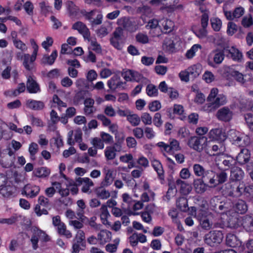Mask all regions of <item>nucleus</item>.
<instances>
[{
    "instance_id": "obj_33",
    "label": "nucleus",
    "mask_w": 253,
    "mask_h": 253,
    "mask_svg": "<svg viewBox=\"0 0 253 253\" xmlns=\"http://www.w3.org/2000/svg\"><path fill=\"white\" fill-rule=\"evenodd\" d=\"M194 188L196 193L202 194L204 193L206 190L208 185L204 183L201 179H196L193 182Z\"/></svg>"
},
{
    "instance_id": "obj_10",
    "label": "nucleus",
    "mask_w": 253,
    "mask_h": 253,
    "mask_svg": "<svg viewBox=\"0 0 253 253\" xmlns=\"http://www.w3.org/2000/svg\"><path fill=\"white\" fill-rule=\"evenodd\" d=\"M223 75L227 79H229L231 76L238 83L244 84L246 83L244 75L238 71L231 68L230 66H224L222 68Z\"/></svg>"
},
{
    "instance_id": "obj_39",
    "label": "nucleus",
    "mask_w": 253,
    "mask_h": 253,
    "mask_svg": "<svg viewBox=\"0 0 253 253\" xmlns=\"http://www.w3.org/2000/svg\"><path fill=\"white\" fill-rule=\"evenodd\" d=\"M94 100L91 98H87L84 101V112L85 115H90L93 113Z\"/></svg>"
},
{
    "instance_id": "obj_4",
    "label": "nucleus",
    "mask_w": 253,
    "mask_h": 253,
    "mask_svg": "<svg viewBox=\"0 0 253 253\" xmlns=\"http://www.w3.org/2000/svg\"><path fill=\"white\" fill-rule=\"evenodd\" d=\"M30 43L33 49L32 55L29 54H22L18 52L16 57L18 59H23V64L24 67L29 71L33 68V63L36 60L39 50V46L34 39H31L30 40Z\"/></svg>"
},
{
    "instance_id": "obj_32",
    "label": "nucleus",
    "mask_w": 253,
    "mask_h": 253,
    "mask_svg": "<svg viewBox=\"0 0 253 253\" xmlns=\"http://www.w3.org/2000/svg\"><path fill=\"white\" fill-rule=\"evenodd\" d=\"M57 51L54 50L52 51L50 55L44 54L41 59V63L43 64L52 65L57 57Z\"/></svg>"
},
{
    "instance_id": "obj_61",
    "label": "nucleus",
    "mask_w": 253,
    "mask_h": 253,
    "mask_svg": "<svg viewBox=\"0 0 253 253\" xmlns=\"http://www.w3.org/2000/svg\"><path fill=\"white\" fill-rule=\"evenodd\" d=\"M136 164H138L139 168L143 169H146L149 167V163L146 157L140 155L136 160Z\"/></svg>"
},
{
    "instance_id": "obj_3",
    "label": "nucleus",
    "mask_w": 253,
    "mask_h": 253,
    "mask_svg": "<svg viewBox=\"0 0 253 253\" xmlns=\"http://www.w3.org/2000/svg\"><path fill=\"white\" fill-rule=\"evenodd\" d=\"M218 88H211L207 97L208 103L203 107V110L207 112H211L224 105L227 102V98L223 94H219Z\"/></svg>"
},
{
    "instance_id": "obj_27",
    "label": "nucleus",
    "mask_w": 253,
    "mask_h": 253,
    "mask_svg": "<svg viewBox=\"0 0 253 253\" xmlns=\"http://www.w3.org/2000/svg\"><path fill=\"white\" fill-rule=\"evenodd\" d=\"M121 33L120 31H116L114 32L113 37L111 39V44L118 49H121L123 48V44L121 42Z\"/></svg>"
},
{
    "instance_id": "obj_17",
    "label": "nucleus",
    "mask_w": 253,
    "mask_h": 253,
    "mask_svg": "<svg viewBox=\"0 0 253 253\" xmlns=\"http://www.w3.org/2000/svg\"><path fill=\"white\" fill-rule=\"evenodd\" d=\"M211 150L214 153L213 155H216L215 158L216 165L219 166L220 164L219 162L222 160L220 159V156L224 155V153L226 151V146L223 142H219L217 144L213 145Z\"/></svg>"
},
{
    "instance_id": "obj_57",
    "label": "nucleus",
    "mask_w": 253,
    "mask_h": 253,
    "mask_svg": "<svg viewBox=\"0 0 253 253\" xmlns=\"http://www.w3.org/2000/svg\"><path fill=\"white\" fill-rule=\"evenodd\" d=\"M147 94L152 97L157 96L158 94V90L156 86L152 84H148L146 89Z\"/></svg>"
},
{
    "instance_id": "obj_21",
    "label": "nucleus",
    "mask_w": 253,
    "mask_h": 253,
    "mask_svg": "<svg viewBox=\"0 0 253 253\" xmlns=\"http://www.w3.org/2000/svg\"><path fill=\"white\" fill-rule=\"evenodd\" d=\"M124 84L125 83L118 76H114L107 81L108 86L113 91L118 88H123Z\"/></svg>"
},
{
    "instance_id": "obj_14",
    "label": "nucleus",
    "mask_w": 253,
    "mask_h": 253,
    "mask_svg": "<svg viewBox=\"0 0 253 253\" xmlns=\"http://www.w3.org/2000/svg\"><path fill=\"white\" fill-rule=\"evenodd\" d=\"M16 192V187L9 181H7V183L0 188V194L5 198H10L14 196Z\"/></svg>"
},
{
    "instance_id": "obj_11",
    "label": "nucleus",
    "mask_w": 253,
    "mask_h": 253,
    "mask_svg": "<svg viewBox=\"0 0 253 253\" xmlns=\"http://www.w3.org/2000/svg\"><path fill=\"white\" fill-rule=\"evenodd\" d=\"M208 137L211 141L223 142L227 138V133L223 128L216 127L210 130Z\"/></svg>"
},
{
    "instance_id": "obj_6",
    "label": "nucleus",
    "mask_w": 253,
    "mask_h": 253,
    "mask_svg": "<svg viewBox=\"0 0 253 253\" xmlns=\"http://www.w3.org/2000/svg\"><path fill=\"white\" fill-rule=\"evenodd\" d=\"M210 141L205 136H192L188 138L186 144L191 149L201 152L209 147Z\"/></svg>"
},
{
    "instance_id": "obj_16",
    "label": "nucleus",
    "mask_w": 253,
    "mask_h": 253,
    "mask_svg": "<svg viewBox=\"0 0 253 253\" xmlns=\"http://www.w3.org/2000/svg\"><path fill=\"white\" fill-rule=\"evenodd\" d=\"M76 182L82 185L81 189L83 193L90 194L91 190V187L94 186V183L91 179L88 177H79L76 179Z\"/></svg>"
},
{
    "instance_id": "obj_36",
    "label": "nucleus",
    "mask_w": 253,
    "mask_h": 253,
    "mask_svg": "<svg viewBox=\"0 0 253 253\" xmlns=\"http://www.w3.org/2000/svg\"><path fill=\"white\" fill-rule=\"evenodd\" d=\"M176 184L180 187L181 192L184 195L189 194L192 189L191 185L179 179L176 181Z\"/></svg>"
},
{
    "instance_id": "obj_51",
    "label": "nucleus",
    "mask_w": 253,
    "mask_h": 253,
    "mask_svg": "<svg viewBox=\"0 0 253 253\" xmlns=\"http://www.w3.org/2000/svg\"><path fill=\"white\" fill-rule=\"evenodd\" d=\"M109 131L112 133L114 134L115 135L116 139H118V142H121L124 140L125 136L123 133H122V136L121 138H119L118 136V125L116 123H111V125H110L108 127Z\"/></svg>"
},
{
    "instance_id": "obj_56",
    "label": "nucleus",
    "mask_w": 253,
    "mask_h": 253,
    "mask_svg": "<svg viewBox=\"0 0 253 253\" xmlns=\"http://www.w3.org/2000/svg\"><path fill=\"white\" fill-rule=\"evenodd\" d=\"M87 38L88 41L90 42V48L97 53L101 52L102 49L100 45L97 42L95 38Z\"/></svg>"
},
{
    "instance_id": "obj_8",
    "label": "nucleus",
    "mask_w": 253,
    "mask_h": 253,
    "mask_svg": "<svg viewBox=\"0 0 253 253\" xmlns=\"http://www.w3.org/2000/svg\"><path fill=\"white\" fill-rule=\"evenodd\" d=\"M223 238L221 231L217 230L211 231L206 234L204 237V241L208 245L213 247L220 244Z\"/></svg>"
},
{
    "instance_id": "obj_64",
    "label": "nucleus",
    "mask_w": 253,
    "mask_h": 253,
    "mask_svg": "<svg viewBox=\"0 0 253 253\" xmlns=\"http://www.w3.org/2000/svg\"><path fill=\"white\" fill-rule=\"evenodd\" d=\"M242 25L244 28H249L253 25V19L251 15L249 14L244 16L241 21Z\"/></svg>"
},
{
    "instance_id": "obj_28",
    "label": "nucleus",
    "mask_w": 253,
    "mask_h": 253,
    "mask_svg": "<svg viewBox=\"0 0 253 253\" xmlns=\"http://www.w3.org/2000/svg\"><path fill=\"white\" fill-rule=\"evenodd\" d=\"M250 153L248 149H242L236 157L237 162L241 165H243L248 162L250 158Z\"/></svg>"
},
{
    "instance_id": "obj_53",
    "label": "nucleus",
    "mask_w": 253,
    "mask_h": 253,
    "mask_svg": "<svg viewBox=\"0 0 253 253\" xmlns=\"http://www.w3.org/2000/svg\"><path fill=\"white\" fill-rule=\"evenodd\" d=\"M193 170L194 174L196 176L200 177H202L207 170L202 165L199 164H195L193 165Z\"/></svg>"
},
{
    "instance_id": "obj_35",
    "label": "nucleus",
    "mask_w": 253,
    "mask_h": 253,
    "mask_svg": "<svg viewBox=\"0 0 253 253\" xmlns=\"http://www.w3.org/2000/svg\"><path fill=\"white\" fill-rule=\"evenodd\" d=\"M72 28L77 30L80 33L83 35L84 38L88 36L89 31L86 26L82 22H77L73 24Z\"/></svg>"
},
{
    "instance_id": "obj_38",
    "label": "nucleus",
    "mask_w": 253,
    "mask_h": 253,
    "mask_svg": "<svg viewBox=\"0 0 253 253\" xmlns=\"http://www.w3.org/2000/svg\"><path fill=\"white\" fill-rule=\"evenodd\" d=\"M226 244L229 246L235 248L241 245V242L236 236L232 234H228L226 236Z\"/></svg>"
},
{
    "instance_id": "obj_40",
    "label": "nucleus",
    "mask_w": 253,
    "mask_h": 253,
    "mask_svg": "<svg viewBox=\"0 0 253 253\" xmlns=\"http://www.w3.org/2000/svg\"><path fill=\"white\" fill-rule=\"evenodd\" d=\"M122 198L123 199V208L125 210H129L131 208L133 204V200L132 197L127 193L122 194Z\"/></svg>"
},
{
    "instance_id": "obj_22",
    "label": "nucleus",
    "mask_w": 253,
    "mask_h": 253,
    "mask_svg": "<svg viewBox=\"0 0 253 253\" xmlns=\"http://www.w3.org/2000/svg\"><path fill=\"white\" fill-rule=\"evenodd\" d=\"M244 13V8L241 6L236 7L233 12L224 10V15L228 20H232L235 18H240Z\"/></svg>"
},
{
    "instance_id": "obj_15",
    "label": "nucleus",
    "mask_w": 253,
    "mask_h": 253,
    "mask_svg": "<svg viewBox=\"0 0 253 253\" xmlns=\"http://www.w3.org/2000/svg\"><path fill=\"white\" fill-rule=\"evenodd\" d=\"M236 192L238 196L244 195L253 198V185L246 186L244 182H241L238 186Z\"/></svg>"
},
{
    "instance_id": "obj_25",
    "label": "nucleus",
    "mask_w": 253,
    "mask_h": 253,
    "mask_svg": "<svg viewBox=\"0 0 253 253\" xmlns=\"http://www.w3.org/2000/svg\"><path fill=\"white\" fill-rule=\"evenodd\" d=\"M27 89L31 93H36L40 91V87L34 77L29 76L27 79Z\"/></svg>"
},
{
    "instance_id": "obj_31",
    "label": "nucleus",
    "mask_w": 253,
    "mask_h": 253,
    "mask_svg": "<svg viewBox=\"0 0 253 253\" xmlns=\"http://www.w3.org/2000/svg\"><path fill=\"white\" fill-rule=\"evenodd\" d=\"M26 105L28 108L34 110H42L44 107L43 102L33 99L27 100L26 102Z\"/></svg>"
},
{
    "instance_id": "obj_19",
    "label": "nucleus",
    "mask_w": 253,
    "mask_h": 253,
    "mask_svg": "<svg viewBox=\"0 0 253 253\" xmlns=\"http://www.w3.org/2000/svg\"><path fill=\"white\" fill-rule=\"evenodd\" d=\"M121 150L120 145L116 143L113 146H107L104 150V155L107 160H112L116 156V152Z\"/></svg>"
},
{
    "instance_id": "obj_42",
    "label": "nucleus",
    "mask_w": 253,
    "mask_h": 253,
    "mask_svg": "<svg viewBox=\"0 0 253 253\" xmlns=\"http://www.w3.org/2000/svg\"><path fill=\"white\" fill-rule=\"evenodd\" d=\"M151 163L153 168L157 172L158 176L160 178H162L164 176V170L160 162L156 159H153L151 160Z\"/></svg>"
},
{
    "instance_id": "obj_47",
    "label": "nucleus",
    "mask_w": 253,
    "mask_h": 253,
    "mask_svg": "<svg viewBox=\"0 0 253 253\" xmlns=\"http://www.w3.org/2000/svg\"><path fill=\"white\" fill-rule=\"evenodd\" d=\"M56 229L59 234L65 236L67 238H71L72 237L71 232L67 230L66 226L63 222L57 226Z\"/></svg>"
},
{
    "instance_id": "obj_62",
    "label": "nucleus",
    "mask_w": 253,
    "mask_h": 253,
    "mask_svg": "<svg viewBox=\"0 0 253 253\" xmlns=\"http://www.w3.org/2000/svg\"><path fill=\"white\" fill-rule=\"evenodd\" d=\"M211 25L212 29L215 31H219L222 26L221 20L217 17H212L211 19Z\"/></svg>"
},
{
    "instance_id": "obj_44",
    "label": "nucleus",
    "mask_w": 253,
    "mask_h": 253,
    "mask_svg": "<svg viewBox=\"0 0 253 253\" xmlns=\"http://www.w3.org/2000/svg\"><path fill=\"white\" fill-rule=\"evenodd\" d=\"M34 172L37 177L43 178L50 174V170L46 167H40L36 169Z\"/></svg>"
},
{
    "instance_id": "obj_59",
    "label": "nucleus",
    "mask_w": 253,
    "mask_h": 253,
    "mask_svg": "<svg viewBox=\"0 0 253 253\" xmlns=\"http://www.w3.org/2000/svg\"><path fill=\"white\" fill-rule=\"evenodd\" d=\"M85 234L83 230H79L77 231L76 235L74 241L78 243H81V245L83 248L85 247Z\"/></svg>"
},
{
    "instance_id": "obj_24",
    "label": "nucleus",
    "mask_w": 253,
    "mask_h": 253,
    "mask_svg": "<svg viewBox=\"0 0 253 253\" xmlns=\"http://www.w3.org/2000/svg\"><path fill=\"white\" fill-rule=\"evenodd\" d=\"M98 244L104 245L110 242L112 238V233L107 230H101L97 233Z\"/></svg>"
},
{
    "instance_id": "obj_50",
    "label": "nucleus",
    "mask_w": 253,
    "mask_h": 253,
    "mask_svg": "<svg viewBox=\"0 0 253 253\" xmlns=\"http://www.w3.org/2000/svg\"><path fill=\"white\" fill-rule=\"evenodd\" d=\"M201 48L202 46L200 44H195L186 51L185 56L188 59H192L196 55V53Z\"/></svg>"
},
{
    "instance_id": "obj_58",
    "label": "nucleus",
    "mask_w": 253,
    "mask_h": 253,
    "mask_svg": "<svg viewBox=\"0 0 253 253\" xmlns=\"http://www.w3.org/2000/svg\"><path fill=\"white\" fill-rule=\"evenodd\" d=\"M213 60L216 64H220L224 58V53L220 50L213 51Z\"/></svg>"
},
{
    "instance_id": "obj_54",
    "label": "nucleus",
    "mask_w": 253,
    "mask_h": 253,
    "mask_svg": "<svg viewBox=\"0 0 253 253\" xmlns=\"http://www.w3.org/2000/svg\"><path fill=\"white\" fill-rule=\"evenodd\" d=\"M177 207L181 211H186L188 209V201L184 197L179 198L176 202Z\"/></svg>"
},
{
    "instance_id": "obj_63",
    "label": "nucleus",
    "mask_w": 253,
    "mask_h": 253,
    "mask_svg": "<svg viewBox=\"0 0 253 253\" xmlns=\"http://www.w3.org/2000/svg\"><path fill=\"white\" fill-rule=\"evenodd\" d=\"M176 192L177 190L175 185H169L166 195L164 197V200L167 201H169L172 197H173L175 196Z\"/></svg>"
},
{
    "instance_id": "obj_20",
    "label": "nucleus",
    "mask_w": 253,
    "mask_h": 253,
    "mask_svg": "<svg viewBox=\"0 0 253 253\" xmlns=\"http://www.w3.org/2000/svg\"><path fill=\"white\" fill-rule=\"evenodd\" d=\"M47 238V236L44 232L40 230L35 231L31 239L33 249L36 250L38 248V243L39 240L46 241Z\"/></svg>"
},
{
    "instance_id": "obj_60",
    "label": "nucleus",
    "mask_w": 253,
    "mask_h": 253,
    "mask_svg": "<svg viewBox=\"0 0 253 253\" xmlns=\"http://www.w3.org/2000/svg\"><path fill=\"white\" fill-rule=\"evenodd\" d=\"M223 160L221 162L224 167L225 169H227L235 163V160L231 157L223 155Z\"/></svg>"
},
{
    "instance_id": "obj_12",
    "label": "nucleus",
    "mask_w": 253,
    "mask_h": 253,
    "mask_svg": "<svg viewBox=\"0 0 253 253\" xmlns=\"http://www.w3.org/2000/svg\"><path fill=\"white\" fill-rule=\"evenodd\" d=\"M103 170L104 177L101 181L100 185L102 187H108L113 183L115 179L114 171L113 169L109 168L106 166L104 167Z\"/></svg>"
},
{
    "instance_id": "obj_52",
    "label": "nucleus",
    "mask_w": 253,
    "mask_h": 253,
    "mask_svg": "<svg viewBox=\"0 0 253 253\" xmlns=\"http://www.w3.org/2000/svg\"><path fill=\"white\" fill-rule=\"evenodd\" d=\"M163 47L167 50L173 52L175 49L174 40L172 38H166L164 41Z\"/></svg>"
},
{
    "instance_id": "obj_30",
    "label": "nucleus",
    "mask_w": 253,
    "mask_h": 253,
    "mask_svg": "<svg viewBox=\"0 0 253 253\" xmlns=\"http://www.w3.org/2000/svg\"><path fill=\"white\" fill-rule=\"evenodd\" d=\"M225 52H228L230 54V57L235 61H241L243 57V55L239 50L234 46H232L229 49H225Z\"/></svg>"
},
{
    "instance_id": "obj_37",
    "label": "nucleus",
    "mask_w": 253,
    "mask_h": 253,
    "mask_svg": "<svg viewBox=\"0 0 253 253\" xmlns=\"http://www.w3.org/2000/svg\"><path fill=\"white\" fill-rule=\"evenodd\" d=\"M12 42L14 46L17 49L20 50L22 52H25L27 50V46L26 44L24 43L21 40L17 39L15 38L16 34L15 32H13L11 33Z\"/></svg>"
},
{
    "instance_id": "obj_43",
    "label": "nucleus",
    "mask_w": 253,
    "mask_h": 253,
    "mask_svg": "<svg viewBox=\"0 0 253 253\" xmlns=\"http://www.w3.org/2000/svg\"><path fill=\"white\" fill-rule=\"evenodd\" d=\"M242 225L248 231H253V217L247 215L243 219Z\"/></svg>"
},
{
    "instance_id": "obj_5",
    "label": "nucleus",
    "mask_w": 253,
    "mask_h": 253,
    "mask_svg": "<svg viewBox=\"0 0 253 253\" xmlns=\"http://www.w3.org/2000/svg\"><path fill=\"white\" fill-rule=\"evenodd\" d=\"M227 173L224 171L216 174L214 171L208 169L206 170L202 178L208 181L210 187H215L224 183L227 180Z\"/></svg>"
},
{
    "instance_id": "obj_34",
    "label": "nucleus",
    "mask_w": 253,
    "mask_h": 253,
    "mask_svg": "<svg viewBox=\"0 0 253 253\" xmlns=\"http://www.w3.org/2000/svg\"><path fill=\"white\" fill-rule=\"evenodd\" d=\"M100 217L102 223L105 225H110L108 218L110 216L106 205H103L100 209Z\"/></svg>"
},
{
    "instance_id": "obj_9",
    "label": "nucleus",
    "mask_w": 253,
    "mask_h": 253,
    "mask_svg": "<svg viewBox=\"0 0 253 253\" xmlns=\"http://www.w3.org/2000/svg\"><path fill=\"white\" fill-rule=\"evenodd\" d=\"M157 145L163 149V151L170 154H172L181 149L179 141L174 138L169 139V144L165 143L164 142H159L157 144Z\"/></svg>"
},
{
    "instance_id": "obj_23",
    "label": "nucleus",
    "mask_w": 253,
    "mask_h": 253,
    "mask_svg": "<svg viewBox=\"0 0 253 253\" xmlns=\"http://www.w3.org/2000/svg\"><path fill=\"white\" fill-rule=\"evenodd\" d=\"M233 113L231 110L227 107H223L218 110L216 117L219 120L228 122L232 118Z\"/></svg>"
},
{
    "instance_id": "obj_29",
    "label": "nucleus",
    "mask_w": 253,
    "mask_h": 253,
    "mask_svg": "<svg viewBox=\"0 0 253 253\" xmlns=\"http://www.w3.org/2000/svg\"><path fill=\"white\" fill-rule=\"evenodd\" d=\"M244 175V171L239 167H233L231 169L230 178L233 181L242 180Z\"/></svg>"
},
{
    "instance_id": "obj_2",
    "label": "nucleus",
    "mask_w": 253,
    "mask_h": 253,
    "mask_svg": "<svg viewBox=\"0 0 253 253\" xmlns=\"http://www.w3.org/2000/svg\"><path fill=\"white\" fill-rule=\"evenodd\" d=\"M191 214L198 220L200 227L206 231H208L213 227L222 228L227 226L225 221L221 220L213 223L212 214L202 209L196 210L195 207H192Z\"/></svg>"
},
{
    "instance_id": "obj_46",
    "label": "nucleus",
    "mask_w": 253,
    "mask_h": 253,
    "mask_svg": "<svg viewBox=\"0 0 253 253\" xmlns=\"http://www.w3.org/2000/svg\"><path fill=\"white\" fill-rule=\"evenodd\" d=\"M187 70L191 78H195L201 73V66L199 65H193L189 67Z\"/></svg>"
},
{
    "instance_id": "obj_45",
    "label": "nucleus",
    "mask_w": 253,
    "mask_h": 253,
    "mask_svg": "<svg viewBox=\"0 0 253 253\" xmlns=\"http://www.w3.org/2000/svg\"><path fill=\"white\" fill-rule=\"evenodd\" d=\"M65 5L70 15H76L79 11V7L72 1H67Z\"/></svg>"
},
{
    "instance_id": "obj_18",
    "label": "nucleus",
    "mask_w": 253,
    "mask_h": 253,
    "mask_svg": "<svg viewBox=\"0 0 253 253\" xmlns=\"http://www.w3.org/2000/svg\"><path fill=\"white\" fill-rule=\"evenodd\" d=\"M40 191V188L39 186L28 184L24 187L22 193L27 197L32 198L37 196Z\"/></svg>"
},
{
    "instance_id": "obj_1",
    "label": "nucleus",
    "mask_w": 253,
    "mask_h": 253,
    "mask_svg": "<svg viewBox=\"0 0 253 253\" xmlns=\"http://www.w3.org/2000/svg\"><path fill=\"white\" fill-rule=\"evenodd\" d=\"M220 204H222L220 203ZM231 203L230 202H226L219 206V209L222 211L221 212L222 217L221 219H224L227 216V226L230 228H235L238 225V219L236 212L243 214L248 210V206L245 201L238 200L235 204L234 208L235 211L231 210Z\"/></svg>"
},
{
    "instance_id": "obj_49",
    "label": "nucleus",
    "mask_w": 253,
    "mask_h": 253,
    "mask_svg": "<svg viewBox=\"0 0 253 253\" xmlns=\"http://www.w3.org/2000/svg\"><path fill=\"white\" fill-rule=\"evenodd\" d=\"M155 196V193L151 190L149 191L143 192L140 196V201L143 202H148L151 200H154Z\"/></svg>"
},
{
    "instance_id": "obj_26",
    "label": "nucleus",
    "mask_w": 253,
    "mask_h": 253,
    "mask_svg": "<svg viewBox=\"0 0 253 253\" xmlns=\"http://www.w3.org/2000/svg\"><path fill=\"white\" fill-rule=\"evenodd\" d=\"M158 26V21L156 19H152L148 23L146 27L151 30L150 33L153 37L158 36L160 35V28Z\"/></svg>"
},
{
    "instance_id": "obj_55",
    "label": "nucleus",
    "mask_w": 253,
    "mask_h": 253,
    "mask_svg": "<svg viewBox=\"0 0 253 253\" xmlns=\"http://www.w3.org/2000/svg\"><path fill=\"white\" fill-rule=\"evenodd\" d=\"M78 209L77 211V214L80 219H82L84 216V210L86 208L84 202L83 200H79L77 202Z\"/></svg>"
},
{
    "instance_id": "obj_7",
    "label": "nucleus",
    "mask_w": 253,
    "mask_h": 253,
    "mask_svg": "<svg viewBox=\"0 0 253 253\" xmlns=\"http://www.w3.org/2000/svg\"><path fill=\"white\" fill-rule=\"evenodd\" d=\"M227 137L232 144L239 147H244L249 143L248 138L247 136L233 129L228 131Z\"/></svg>"
},
{
    "instance_id": "obj_41",
    "label": "nucleus",
    "mask_w": 253,
    "mask_h": 253,
    "mask_svg": "<svg viewBox=\"0 0 253 253\" xmlns=\"http://www.w3.org/2000/svg\"><path fill=\"white\" fill-rule=\"evenodd\" d=\"M106 187L100 186L95 190V193L97 196L103 200H106L110 196V193L109 190H106L105 188Z\"/></svg>"
},
{
    "instance_id": "obj_13",
    "label": "nucleus",
    "mask_w": 253,
    "mask_h": 253,
    "mask_svg": "<svg viewBox=\"0 0 253 253\" xmlns=\"http://www.w3.org/2000/svg\"><path fill=\"white\" fill-rule=\"evenodd\" d=\"M117 23L119 26L130 32L135 31L138 28L133 19L122 17L118 20Z\"/></svg>"
},
{
    "instance_id": "obj_48",
    "label": "nucleus",
    "mask_w": 253,
    "mask_h": 253,
    "mask_svg": "<svg viewBox=\"0 0 253 253\" xmlns=\"http://www.w3.org/2000/svg\"><path fill=\"white\" fill-rule=\"evenodd\" d=\"M126 119L131 126H138L141 121L139 116L136 114L132 113L131 112H130Z\"/></svg>"
}]
</instances>
